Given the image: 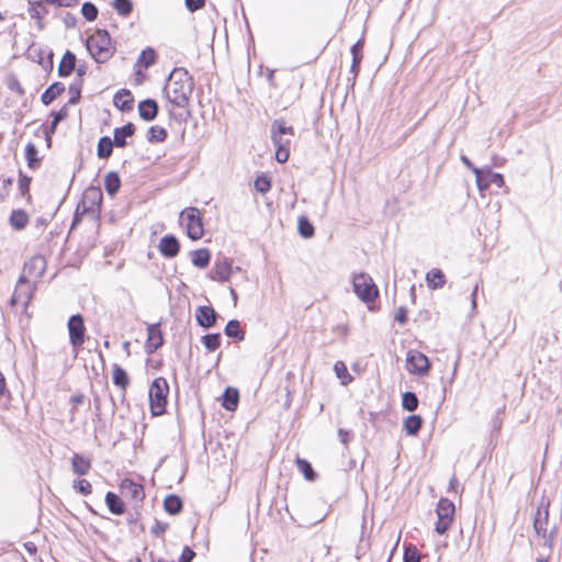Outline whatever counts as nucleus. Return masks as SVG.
<instances>
[{"mask_svg": "<svg viewBox=\"0 0 562 562\" xmlns=\"http://www.w3.org/2000/svg\"><path fill=\"white\" fill-rule=\"evenodd\" d=\"M193 78L184 68H175L164 88L166 98L177 108H187L193 91Z\"/></svg>", "mask_w": 562, "mask_h": 562, "instance_id": "nucleus-1", "label": "nucleus"}, {"mask_svg": "<svg viewBox=\"0 0 562 562\" xmlns=\"http://www.w3.org/2000/svg\"><path fill=\"white\" fill-rule=\"evenodd\" d=\"M271 139L276 147V159L283 164L290 156L291 138L294 136L292 126H288L283 120H276L271 124Z\"/></svg>", "mask_w": 562, "mask_h": 562, "instance_id": "nucleus-2", "label": "nucleus"}, {"mask_svg": "<svg viewBox=\"0 0 562 562\" xmlns=\"http://www.w3.org/2000/svg\"><path fill=\"white\" fill-rule=\"evenodd\" d=\"M86 46L97 63L106 61L113 54L111 37L105 30H97L87 38Z\"/></svg>", "mask_w": 562, "mask_h": 562, "instance_id": "nucleus-3", "label": "nucleus"}, {"mask_svg": "<svg viewBox=\"0 0 562 562\" xmlns=\"http://www.w3.org/2000/svg\"><path fill=\"white\" fill-rule=\"evenodd\" d=\"M169 393L168 382L165 378H157L149 387V403L153 415L165 413L167 395Z\"/></svg>", "mask_w": 562, "mask_h": 562, "instance_id": "nucleus-4", "label": "nucleus"}, {"mask_svg": "<svg viewBox=\"0 0 562 562\" xmlns=\"http://www.w3.org/2000/svg\"><path fill=\"white\" fill-rule=\"evenodd\" d=\"M353 291L363 302H372L378 296V288L372 278L366 273H359L353 277Z\"/></svg>", "mask_w": 562, "mask_h": 562, "instance_id": "nucleus-5", "label": "nucleus"}, {"mask_svg": "<svg viewBox=\"0 0 562 562\" xmlns=\"http://www.w3.org/2000/svg\"><path fill=\"white\" fill-rule=\"evenodd\" d=\"M454 504L448 498H441L436 508L437 513V524H436V532L439 535H443L450 528L454 518Z\"/></svg>", "mask_w": 562, "mask_h": 562, "instance_id": "nucleus-6", "label": "nucleus"}, {"mask_svg": "<svg viewBox=\"0 0 562 562\" xmlns=\"http://www.w3.org/2000/svg\"><path fill=\"white\" fill-rule=\"evenodd\" d=\"M181 216L187 221L188 236L193 240L200 239L204 233L200 211L196 207H188L181 212Z\"/></svg>", "mask_w": 562, "mask_h": 562, "instance_id": "nucleus-7", "label": "nucleus"}, {"mask_svg": "<svg viewBox=\"0 0 562 562\" xmlns=\"http://www.w3.org/2000/svg\"><path fill=\"white\" fill-rule=\"evenodd\" d=\"M406 369L412 374L425 375L430 369V363L423 352L409 350L406 357Z\"/></svg>", "mask_w": 562, "mask_h": 562, "instance_id": "nucleus-8", "label": "nucleus"}, {"mask_svg": "<svg viewBox=\"0 0 562 562\" xmlns=\"http://www.w3.org/2000/svg\"><path fill=\"white\" fill-rule=\"evenodd\" d=\"M548 519H549V503L546 505L543 510L541 508H538L535 520H533V528L538 536H541L543 538V544L551 548L553 544V536L552 532H548L547 526H548Z\"/></svg>", "mask_w": 562, "mask_h": 562, "instance_id": "nucleus-9", "label": "nucleus"}, {"mask_svg": "<svg viewBox=\"0 0 562 562\" xmlns=\"http://www.w3.org/2000/svg\"><path fill=\"white\" fill-rule=\"evenodd\" d=\"M33 285L31 281L26 280L25 277H20L15 286V290L11 297V305H23L27 306L33 296Z\"/></svg>", "mask_w": 562, "mask_h": 562, "instance_id": "nucleus-10", "label": "nucleus"}, {"mask_svg": "<svg viewBox=\"0 0 562 562\" xmlns=\"http://www.w3.org/2000/svg\"><path fill=\"white\" fill-rule=\"evenodd\" d=\"M69 341L74 348H79L85 342V324L80 314L70 316L68 319Z\"/></svg>", "mask_w": 562, "mask_h": 562, "instance_id": "nucleus-11", "label": "nucleus"}, {"mask_svg": "<svg viewBox=\"0 0 562 562\" xmlns=\"http://www.w3.org/2000/svg\"><path fill=\"white\" fill-rule=\"evenodd\" d=\"M46 270V260L43 256H34L24 263L21 277H25L29 281H36L44 274Z\"/></svg>", "mask_w": 562, "mask_h": 562, "instance_id": "nucleus-12", "label": "nucleus"}, {"mask_svg": "<svg viewBox=\"0 0 562 562\" xmlns=\"http://www.w3.org/2000/svg\"><path fill=\"white\" fill-rule=\"evenodd\" d=\"M102 203V191L100 188L90 187L82 194V207L85 212H99Z\"/></svg>", "mask_w": 562, "mask_h": 562, "instance_id": "nucleus-13", "label": "nucleus"}, {"mask_svg": "<svg viewBox=\"0 0 562 562\" xmlns=\"http://www.w3.org/2000/svg\"><path fill=\"white\" fill-rule=\"evenodd\" d=\"M164 342L162 333L158 324H151L147 327V340L145 349L147 353L155 352Z\"/></svg>", "mask_w": 562, "mask_h": 562, "instance_id": "nucleus-14", "label": "nucleus"}, {"mask_svg": "<svg viewBox=\"0 0 562 562\" xmlns=\"http://www.w3.org/2000/svg\"><path fill=\"white\" fill-rule=\"evenodd\" d=\"M120 488L123 495L136 502H140L145 496L144 487L130 479L123 480L120 485Z\"/></svg>", "mask_w": 562, "mask_h": 562, "instance_id": "nucleus-15", "label": "nucleus"}, {"mask_svg": "<svg viewBox=\"0 0 562 562\" xmlns=\"http://www.w3.org/2000/svg\"><path fill=\"white\" fill-rule=\"evenodd\" d=\"M135 125L127 123L122 127H116L113 131V143L115 147L124 148L127 145V138L135 134Z\"/></svg>", "mask_w": 562, "mask_h": 562, "instance_id": "nucleus-16", "label": "nucleus"}, {"mask_svg": "<svg viewBox=\"0 0 562 562\" xmlns=\"http://www.w3.org/2000/svg\"><path fill=\"white\" fill-rule=\"evenodd\" d=\"M216 313L211 306H200L195 312V319L203 328H211L216 322Z\"/></svg>", "mask_w": 562, "mask_h": 562, "instance_id": "nucleus-17", "label": "nucleus"}, {"mask_svg": "<svg viewBox=\"0 0 562 562\" xmlns=\"http://www.w3.org/2000/svg\"><path fill=\"white\" fill-rule=\"evenodd\" d=\"M180 249L178 239L172 235L164 236L159 243V250L167 258L175 257Z\"/></svg>", "mask_w": 562, "mask_h": 562, "instance_id": "nucleus-18", "label": "nucleus"}, {"mask_svg": "<svg viewBox=\"0 0 562 562\" xmlns=\"http://www.w3.org/2000/svg\"><path fill=\"white\" fill-rule=\"evenodd\" d=\"M232 273V263L226 258L218 259L214 266V272L212 279L220 282H225L229 279Z\"/></svg>", "mask_w": 562, "mask_h": 562, "instance_id": "nucleus-19", "label": "nucleus"}, {"mask_svg": "<svg viewBox=\"0 0 562 562\" xmlns=\"http://www.w3.org/2000/svg\"><path fill=\"white\" fill-rule=\"evenodd\" d=\"M139 116L144 121H153L158 114V104L153 99H146L138 104Z\"/></svg>", "mask_w": 562, "mask_h": 562, "instance_id": "nucleus-20", "label": "nucleus"}, {"mask_svg": "<svg viewBox=\"0 0 562 562\" xmlns=\"http://www.w3.org/2000/svg\"><path fill=\"white\" fill-rule=\"evenodd\" d=\"M133 101H134V99L132 97V93L127 89H122V90L117 91L113 99L114 105L119 110L124 111V112L132 110Z\"/></svg>", "mask_w": 562, "mask_h": 562, "instance_id": "nucleus-21", "label": "nucleus"}, {"mask_svg": "<svg viewBox=\"0 0 562 562\" xmlns=\"http://www.w3.org/2000/svg\"><path fill=\"white\" fill-rule=\"evenodd\" d=\"M426 282L431 290L441 289L446 284V277L440 269L434 268L427 272Z\"/></svg>", "mask_w": 562, "mask_h": 562, "instance_id": "nucleus-22", "label": "nucleus"}, {"mask_svg": "<svg viewBox=\"0 0 562 562\" xmlns=\"http://www.w3.org/2000/svg\"><path fill=\"white\" fill-rule=\"evenodd\" d=\"M71 468L77 475H86L91 469V460L79 453H75L71 459Z\"/></svg>", "mask_w": 562, "mask_h": 562, "instance_id": "nucleus-23", "label": "nucleus"}, {"mask_svg": "<svg viewBox=\"0 0 562 562\" xmlns=\"http://www.w3.org/2000/svg\"><path fill=\"white\" fill-rule=\"evenodd\" d=\"M76 66V56L71 52L67 50L58 66V74L60 77L69 76Z\"/></svg>", "mask_w": 562, "mask_h": 562, "instance_id": "nucleus-24", "label": "nucleus"}, {"mask_svg": "<svg viewBox=\"0 0 562 562\" xmlns=\"http://www.w3.org/2000/svg\"><path fill=\"white\" fill-rule=\"evenodd\" d=\"M64 91L65 86L61 82H55L43 92L41 100L45 105H48Z\"/></svg>", "mask_w": 562, "mask_h": 562, "instance_id": "nucleus-25", "label": "nucleus"}, {"mask_svg": "<svg viewBox=\"0 0 562 562\" xmlns=\"http://www.w3.org/2000/svg\"><path fill=\"white\" fill-rule=\"evenodd\" d=\"M105 503L109 510L114 515H122L125 512V506L122 499L113 492H108L105 495Z\"/></svg>", "mask_w": 562, "mask_h": 562, "instance_id": "nucleus-26", "label": "nucleus"}, {"mask_svg": "<svg viewBox=\"0 0 562 562\" xmlns=\"http://www.w3.org/2000/svg\"><path fill=\"white\" fill-rule=\"evenodd\" d=\"M112 378L113 383L123 391H125L130 384V379L126 371L116 363L112 367Z\"/></svg>", "mask_w": 562, "mask_h": 562, "instance_id": "nucleus-27", "label": "nucleus"}, {"mask_svg": "<svg viewBox=\"0 0 562 562\" xmlns=\"http://www.w3.org/2000/svg\"><path fill=\"white\" fill-rule=\"evenodd\" d=\"M121 187V179L114 171L106 173L104 177V188L109 195H115Z\"/></svg>", "mask_w": 562, "mask_h": 562, "instance_id": "nucleus-28", "label": "nucleus"}, {"mask_svg": "<svg viewBox=\"0 0 562 562\" xmlns=\"http://www.w3.org/2000/svg\"><path fill=\"white\" fill-rule=\"evenodd\" d=\"M9 222L13 228L20 231L26 227L29 223V215L23 210H14L10 215Z\"/></svg>", "mask_w": 562, "mask_h": 562, "instance_id": "nucleus-29", "label": "nucleus"}, {"mask_svg": "<svg viewBox=\"0 0 562 562\" xmlns=\"http://www.w3.org/2000/svg\"><path fill=\"white\" fill-rule=\"evenodd\" d=\"M239 394L236 389L227 387L223 394V406L227 411H235L238 405Z\"/></svg>", "mask_w": 562, "mask_h": 562, "instance_id": "nucleus-30", "label": "nucleus"}, {"mask_svg": "<svg viewBox=\"0 0 562 562\" xmlns=\"http://www.w3.org/2000/svg\"><path fill=\"white\" fill-rule=\"evenodd\" d=\"M423 419L418 415H411L404 420V429L407 435L415 436L422 428Z\"/></svg>", "mask_w": 562, "mask_h": 562, "instance_id": "nucleus-31", "label": "nucleus"}, {"mask_svg": "<svg viewBox=\"0 0 562 562\" xmlns=\"http://www.w3.org/2000/svg\"><path fill=\"white\" fill-rule=\"evenodd\" d=\"M114 143L109 136H103L98 142V157L108 159L113 151Z\"/></svg>", "mask_w": 562, "mask_h": 562, "instance_id": "nucleus-32", "label": "nucleus"}, {"mask_svg": "<svg viewBox=\"0 0 562 562\" xmlns=\"http://www.w3.org/2000/svg\"><path fill=\"white\" fill-rule=\"evenodd\" d=\"M211 259L209 249L201 248L192 252V263L198 268H206Z\"/></svg>", "mask_w": 562, "mask_h": 562, "instance_id": "nucleus-33", "label": "nucleus"}, {"mask_svg": "<svg viewBox=\"0 0 562 562\" xmlns=\"http://www.w3.org/2000/svg\"><path fill=\"white\" fill-rule=\"evenodd\" d=\"M164 508L171 515L179 514L182 509V501L177 495H168L164 501Z\"/></svg>", "mask_w": 562, "mask_h": 562, "instance_id": "nucleus-34", "label": "nucleus"}, {"mask_svg": "<svg viewBox=\"0 0 562 562\" xmlns=\"http://www.w3.org/2000/svg\"><path fill=\"white\" fill-rule=\"evenodd\" d=\"M225 334L228 337L237 339L238 341H241L245 338V334L240 329V323L237 319H232L226 324Z\"/></svg>", "mask_w": 562, "mask_h": 562, "instance_id": "nucleus-35", "label": "nucleus"}, {"mask_svg": "<svg viewBox=\"0 0 562 562\" xmlns=\"http://www.w3.org/2000/svg\"><path fill=\"white\" fill-rule=\"evenodd\" d=\"M146 137L149 143H160L167 138V131L161 126L155 125L148 130Z\"/></svg>", "mask_w": 562, "mask_h": 562, "instance_id": "nucleus-36", "label": "nucleus"}, {"mask_svg": "<svg viewBox=\"0 0 562 562\" xmlns=\"http://www.w3.org/2000/svg\"><path fill=\"white\" fill-rule=\"evenodd\" d=\"M296 467L307 481H314L316 479V473L307 460L297 458Z\"/></svg>", "mask_w": 562, "mask_h": 562, "instance_id": "nucleus-37", "label": "nucleus"}, {"mask_svg": "<svg viewBox=\"0 0 562 562\" xmlns=\"http://www.w3.org/2000/svg\"><path fill=\"white\" fill-rule=\"evenodd\" d=\"M25 158L27 161V166L31 169H35L40 166V160L37 158V148L34 144L29 143L25 147Z\"/></svg>", "mask_w": 562, "mask_h": 562, "instance_id": "nucleus-38", "label": "nucleus"}, {"mask_svg": "<svg viewBox=\"0 0 562 562\" xmlns=\"http://www.w3.org/2000/svg\"><path fill=\"white\" fill-rule=\"evenodd\" d=\"M156 60V53L153 48H146L144 49L140 55L138 56V59H137V65L144 67V68H148L150 67L151 65H154Z\"/></svg>", "mask_w": 562, "mask_h": 562, "instance_id": "nucleus-39", "label": "nucleus"}, {"mask_svg": "<svg viewBox=\"0 0 562 562\" xmlns=\"http://www.w3.org/2000/svg\"><path fill=\"white\" fill-rule=\"evenodd\" d=\"M402 406L407 412H414L418 407V398L413 392H405L402 396Z\"/></svg>", "mask_w": 562, "mask_h": 562, "instance_id": "nucleus-40", "label": "nucleus"}, {"mask_svg": "<svg viewBox=\"0 0 562 562\" xmlns=\"http://www.w3.org/2000/svg\"><path fill=\"white\" fill-rule=\"evenodd\" d=\"M202 342L209 351H215L221 345V334H209L202 337Z\"/></svg>", "mask_w": 562, "mask_h": 562, "instance_id": "nucleus-41", "label": "nucleus"}, {"mask_svg": "<svg viewBox=\"0 0 562 562\" xmlns=\"http://www.w3.org/2000/svg\"><path fill=\"white\" fill-rule=\"evenodd\" d=\"M299 233L304 238H311L314 235V227L304 216L299 218Z\"/></svg>", "mask_w": 562, "mask_h": 562, "instance_id": "nucleus-42", "label": "nucleus"}, {"mask_svg": "<svg viewBox=\"0 0 562 562\" xmlns=\"http://www.w3.org/2000/svg\"><path fill=\"white\" fill-rule=\"evenodd\" d=\"M113 7L120 15L126 16L133 10V3L131 0H114Z\"/></svg>", "mask_w": 562, "mask_h": 562, "instance_id": "nucleus-43", "label": "nucleus"}, {"mask_svg": "<svg viewBox=\"0 0 562 562\" xmlns=\"http://www.w3.org/2000/svg\"><path fill=\"white\" fill-rule=\"evenodd\" d=\"M81 88H82V80L81 79L75 81L74 83H71L69 86V93H70L69 103L70 104H76L79 101L80 93H81Z\"/></svg>", "mask_w": 562, "mask_h": 562, "instance_id": "nucleus-44", "label": "nucleus"}, {"mask_svg": "<svg viewBox=\"0 0 562 562\" xmlns=\"http://www.w3.org/2000/svg\"><path fill=\"white\" fill-rule=\"evenodd\" d=\"M81 13L88 21H94L98 16V9L91 2H85L81 8Z\"/></svg>", "mask_w": 562, "mask_h": 562, "instance_id": "nucleus-45", "label": "nucleus"}, {"mask_svg": "<svg viewBox=\"0 0 562 562\" xmlns=\"http://www.w3.org/2000/svg\"><path fill=\"white\" fill-rule=\"evenodd\" d=\"M72 487L82 495H88L92 492L90 482L85 479L74 481Z\"/></svg>", "mask_w": 562, "mask_h": 562, "instance_id": "nucleus-46", "label": "nucleus"}, {"mask_svg": "<svg viewBox=\"0 0 562 562\" xmlns=\"http://www.w3.org/2000/svg\"><path fill=\"white\" fill-rule=\"evenodd\" d=\"M473 172L476 176V184L480 191H484L490 187L488 180H487V173L484 175L483 171L479 168H473Z\"/></svg>", "mask_w": 562, "mask_h": 562, "instance_id": "nucleus-47", "label": "nucleus"}, {"mask_svg": "<svg viewBox=\"0 0 562 562\" xmlns=\"http://www.w3.org/2000/svg\"><path fill=\"white\" fill-rule=\"evenodd\" d=\"M255 188L258 192L265 194L267 193L270 188H271V182L269 180L268 177H258L256 180H255Z\"/></svg>", "mask_w": 562, "mask_h": 562, "instance_id": "nucleus-48", "label": "nucleus"}, {"mask_svg": "<svg viewBox=\"0 0 562 562\" xmlns=\"http://www.w3.org/2000/svg\"><path fill=\"white\" fill-rule=\"evenodd\" d=\"M404 562H419L420 554L416 547H407L404 551Z\"/></svg>", "mask_w": 562, "mask_h": 562, "instance_id": "nucleus-49", "label": "nucleus"}, {"mask_svg": "<svg viewBox=\"0 0 562 562\" xmlns=\"http://www.w3.org/2000/svg\"><path fill=\"white\" fill-rule=\"evenodd\" d=\"M30 184H31V178L25 175L20 173L19 190L22 195H25L26 193H29Z\"/></svg>", "mask_w": 562, "mask_h": 562, "instance_id": "nucleus-50", "label": "nucleus"}, {"mask_svg": "<svg viewBox=\"0 0 562 562\" xmlns=\"http://www.w3.org/2000/svg\"><path fill=\"white\" fill-rule=\"evenodd\" d=\"M362 46H363V43L361 41H358L351 47L352 61H355V64H360V61L362 59V54H361Z\"/></svg>", "mask_w": 562, "mask_h": 562, "instance_id": "nucleus-51", "label": "nucleus"}, {"mask_svg": "<svg viewBox=\"0 0 562 562\" xmlns=\"http://www.w3.org/2000/svg\"><path fill=\"white\" fill-rule=\"evenodd\" d=\"M487 180L490 186L495 184L497 188H502L504 186V178L501 173L487 172Z\"/></svg>", "mask_w": 562, "mask_h": 562, "instance_id": "nucleus-52", "label": "nucleus"}, {"mask_svg": "<svg viewBox=\"0 0 562 562\" xmlns=\"http://www.w3.org/2000/svg\"><path fill=\"white\" fill-rule=\"evenodd\" d=\"M12 182L13 180L11 178H7L3 180L2 188L0 190V202L5 201V199L8 198Z\"/></svg>", "mask_w": 562, "mask_h": 562, "instance_id": "nucleus-53", "label": "nucleus"}, {"mask_svg": "<svg viewBox=\"0 0 562 562\" xmlns=\"http://www.w3.org/2000/svg\"><path fill=\"white\" fill-rule=\"evenodd\" d=\"M195 557V552L189 547H184L180 555V562H191Z\"/></svg>", "mask_w": 562, "mask_h": 562, "instance_id": "nucleus-54", "label": "nucleus"}, {"mask_svg": "<svg viewBox=\"0 0 562 562\" xmlns=\"http://www.w3.org/2000/svg\"><path fill=\"white\" fill-rule=\"evenodd\" d=\"M334 370L339 379H342L348 375L347 367L341 361H337L335 363Z\"/></svg>", "mask_w": 562, "mask_h": 562, "instance_id": "nucleus-55", "label": "nucleus"}, {"mask_svg": "<svg viewBox=\"0 0 562 562\" xmlns=\"http://www.w3.org/2000/svg\"><path fill=\"white\" fill-rule=\"evenodd\" d=\"M205 0H186V5L189 11L194 12L204 5Z\"/></svg>", "mask_w": 562, "mask_h": 562, "instance_id": "nucleus-56", "label": "nucleus"}, {"mask_svg": "<svg viewBox=\"0 0 562 562\" xmlns=\"http://www.w3.org/2000/svg\"><path fill=\"white\" fill-rule=\"evenodd\" d=\"M168 528V524L156 521L155 525L151 527V533L155 536L162 535Z\"/></svg>", "mask_w": 562, "mask_h": 562, "instance_id": "nucleus-57", "label": "nucleus"}, {"mask_svg": "<svg viewBox=\"0 0 562 562\" xmlns=\"http://www.w3.org/2000/svg\"><path fill=\"white\" fill-rule=\"evenodd\" d=\"M394 319L401 324H404L407 319V311L405 307H400L394 316Z\"/></svg>", "mask_w": 562, "mask_h": 562, "instance_id": "nucleus-58", "label": "nucleus"}, {"mask_svg": "<svg viewBox=\"0 0 562 562\" xmlns=\"http://www.w3.org/2000/svg\"><path fill=\"white\" fill-rule=\"evenodd\" d=\"M43 14V9L41 4H37L36 7H33L30 9V15L32 19L41 20Z\"/></svg>", "mask_w": 562, "mask_h": 562, "instance_id": "nucleus-59", "label": "nucleus"}, {"mask_svg": "<svg viewBox=\"0 0 562 562\" xmlns=\"http://www.w3.org/2000/svg\"><path fill=\"white\" fill-rule=\"evenodd\" d=\"M338 436H339V439L340 441L344 443V445H347V442L350 440V438L352 437V434L348 430H345V429H339L338 430Z\"/></svg>", "mask_w": 562, "mask_h": 562, "instance_id": "nucleus-60", "label": "nucleus"}, {"mask_svg": "<svg viewBox=\"0 0 562 562\" xmlns=\"http://www.w3.org/2000/svg\"><path fill=\"white\" fill-rule=\"evenodd\" d=\"M67 113L64 110H60L58 113L55 114L54 121L52 123V130L54 131L57 126V124L66 117Z\"/></svg>", "mask_w": 562, "mask_h": 562, "instance_id": "nucleus-61", "label": "nucleus"}, {"mask_svg": "<svg viewBox=\"0 0 562 562\" xmlns=\"http://www.w3.org/2000/svg\"><path fill=\"white\" fill-rule=\"evenodd\" d=\"M477 289H479V285L475 284L473 290H472V293H471V301H472V310H475L476 308V294H477Z\"/></svg>", "mask_w": 562, "mask_h": 562, "instance_id": "nucleus-62", "label": "nucleus"}, {"mask_svg": "<svg viewBox=\"0 0 562 562\" xmlns=\"http://www.w3.org/2000/svg\"><path fill=\"white\" fill-rule=\"evenodd\" d=\"M460 159H461V161L463 162V165H464L468 169H470V170H472V171H473V168H475V167L473 166V164L471 162V160H470L467 156L462 155V156L460 157Z\"/></svg>", "mask_w": 562, "mask_h": 562, "instance_id": "nucleus-63", "label": "nucleus"}, {"mask_svg": "<svg viewBox=\"0 0 562 562\" xmlns=\"http://www.w3.org/2000/svg\"><path fill=\"white\" fill-rule=\"evenodd\" d=\"M83 400H85V396L82 394H78V395H74L70 401L74 405H79V404L83 403Z\"/></svg>", "mask_w": 562, "mask_h": 562, "instance_id": "nucleus-64", "label": "nucleus"}]
</instances>
